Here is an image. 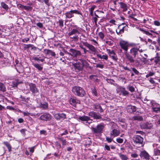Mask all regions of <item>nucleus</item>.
Here are the masks:
<instances>
[{
	"label": "nucleus",
	"mask_w": 160,
	"mask_h": 160,
	"mask_svg": "<svg viewBox=\"0 0 160 160\" xmlns=\"http://www.w3.org/2000/svg\"><path fill=\"white\" fill-rule=\"evenodd\" d=\"M139 48L134 47L131 48L130 51V55L132 58V59L129 60L126 59L132 65L138 67L140 65V61L137 59H134V58L138 57L139 55Z\"/></svg>",
	"instance_id": "f257e3e1"
},
{
	"label": "nucleus",
	"mask_w": 160,
	"mask_h": 160,
	"mask_svg": "<svg viewBox=\"0 0 160 160\" xmlns=\"http://www.w3.org/2000/svg\"><path fill=\"white\" fill-rule=\"evenodd\" d=\"M119 44L121 48L124 51V54L126 59L129 60L132 59V57L130 55L129 53L127 52V51L129 47V43L127 41H122L120 42Z\"/></svg>",
	"instance_id": "f03ea898"
},
{
	"label": "nucleus",
	"mask_w": 160,
	"mask_h": 160,
	"mask_svg": "<svg viewBox=\"0 0 160 160\" xmlns=\"http://www.w3.org/2000/svg\"><path fill=\"white\" fill-rule=\"evenodd\" d=\"M72 91L74 94L77 96L82 97L85 95V90L80 87L75 86L72 88Z\"/></svg>",
	"instance_id": "7ed1b4c3"
},
{
	"label": "nucleus",
	"mask_w": 160,
	"mask_h": 160,
	"mask_svg": "<svg viewBox=\"0 0 160 160\" xmlns=\"http://www.w3.org/2000/svg\"><path fill=\"white\" fill-rule=\"evenodd\" d=\"M104 126L102 123L98 124L96 128L92 127L91 129L93 132L94 133H100L102 132Z\"/></svg>",
	"instance_id": "20e7f679"
},
{
	"label": "nucleus",
	"mask_w": 160,
	"mask_h": 160,
	"mask_svg": "<svg viewBox=\"0 0 160 160\" xmlns=\"http://www.w3.org/2000/svg\"><path fill=\"white\" fill-rule=\"evenodd\" d=\"M116 91L117 93H119V95L122 94L123 96H127L129 95V92L125 90V88L123 87L120 86L118 85L116 87Z\"/></svg>",
	"instance_id": "39448f33"
},
{
	"label": "nucleus",
	"mask_w": 160,
	"mask_h": 160,
	"mask_svg": "<svg viewBox=\"0 0 160 160\" xmlns=\"http://www.w3.org/2000/svg\"><path fill=\"white\" fill-rule=\"evenodd\" d=\"M69 52H67V54L73 57L77 58L78 56H81V53L79 51L73 49H70L69 50Z\"/></svg>",
	"instance_id": "423d86ee"
},
{
	"label": "nucleus",
	"mask_w": 160,
	"mask_h": 160,
	"mask_svg": "<svg viewBox=\"0 0 160 160\" xmlns=\"http://www.w3.org/2000/svg\"><path fill=\"white\" fill-rule=\"evenodd\" d=\"M74 28H72L71 31L68 33V35L69 36L76 34H80V31L81 28L77 26H75Z\"/></svg>",
	"instance_id": "0eeeda50"
},
{
	"label": "nucleus",
	"mask_w": 160,
	"mask_h": 160,
	"mask_svg": "<svg viewBox=\"0 0 160 160\" xmlns=\"http://www.w3.org/2000/svg\"><path fill=\"white\" fill-rule=\"evenodd\" d=\"M88 115L95 119H102L101 115L98 113H97L93 111L90 112Z\"/></svg>",
	"instance_id": "6e6552de"
},
{
	"label": "nucleus",
	"mask_w": 160,
	"mask_h": 160,
	"mask_svg": "<svg viewBox=\"0 0 160 160\" xmlns=\"http://www.w3.org/2000/svg\"><path fill=\"white\" fill-rule=\"evenodd\" d=\"M133 140L134 142L136 144H142L143 139L140 136L136 135L133 137Z\"/></svg>",
	"instance_id": "1a4fd4ad"
},
{
	"label": "nucleus",
	"mask_w": 160,
	"mask_h": 160,
	"mask_svg": "<svg viewBox=\"0 0 160 160\" xmlns=\"http://www.w3.org/2000/svg\"><path fill=\"white\" fill-rule=\"evenodd\" d=\"M51 118V116L49 113H44L40 116L39 119L42 121H49Z\"/></svg>",
	"instance_id": "9d476101"
},
{
	"label": "nucleus",
	"mask_w": 160,
	"mask_h": 160,
	"mask_svg": "<svg viewBox=\"0 0 160 160\" xmlns=\"http://www.w3.org/2000/svg\"><path fill=\"white\" fill-rule=\"evenodd\" d=\"M140 126L142 128L150 129L152 128V125L151 123L143 122L140 124Z\"/></svg>",
	"instance_id": "9b49d317"
},
{
	"label": "nucleus",
	"mask_w": 160,
	"mask_h": 160,
	"mask_svg": "<svg viewBox=\"0 0 160 160\" xmlns=\"http://www.w3.org/2000/svg\"><path fill=\"white\" fill-rule=\"evenodd\" d=\"M107 51L111 58L115 61H117V58L116 54L113 50H111L109 49H107Z\"/></svg>",
	"instance_id": "f8f14e48"
},
{
	"label": "nucleus",
	"mask_w": 160,
	"mask_h": 160,
	"mask_svg": "<svg viewBox=\"0 0 160 160\" xmlns=\"http://www.w3.org/2000/svg\"><path fill=\"white\" fill-rule=\"evenodd\" d=\"M72 65L75 70L77 71H81L83 69L82 64H81V63L79 62L73 63Z\"/></svg>",
	"instance_id": "ddd939ff"
},
{
	"label": "nucleus",
	"mask_w": 160,
	"mask_h": 160,
	"mask_svg": "<svg viewBox=\"0 0 160 160\" xmlns=\"http://www.w3.org/2000/svg\"><path fill=\"white\" fill-rule=\"evenodd\" d=\"M70 103L73 106L75 107L78 104L80 103V101L76 97L71 98L69 100Z\"/></svg>",
	"instance_id": "4468645a"
},
{
	"label": "nucleus",
	"mask_w": 160,
	"mask_h": 160,
	"mask_svg": "<svg viewBox=\"0 0 160 160\" xmlns=\"http://www.w3.org/2000/svg\"><path fill=\"white\" fill-rule=\"evenodd\" d=\"M29 88L32 94H36L38 93V90L35 84L31 83L29 85Z\"/></svg>",
	"instance_id": "2eb2a0df"
},
{
	"label": "nucleus",
	"mask_w": 160,
	"mask_h": 160,
	"mask_svg": "<svg viewBox=\"0 0 160 160\" xmlns=\"http://www.w3.org/2000/svg\"><path fill=\"white\" fill-rule=\"evenodd\" d=\"M83 45L89 49L90 50L94 52H96L97 50L92 45L90 44L87 42H83Z\"/></svg>",
	"instance_id": "dca6fc26"
},
{
	"label": "nucleus",
	"mask_w": 160,
	"mask_h": 160,
	"mask_svg": "<svg viewBox=\"0 0 160 160\" xmlns=\"http://www.w3.org/2000/svg\"><path fill=\"white\" fill-rule=\"evenodd\" d=\"M126 109L128 112L132 113L136 111V108L135 106H134L128 105L127 106Z\"/></svg>",
	"instance_id": "f3484780"
},
{
	"label": "nucleus",
	"mask_w": 160,
	"mask_h": 160,
	"mask_svg": "<svg viewBox=\"0 0 160 160\" xmlns=\"http://www.w3.org/2000/svg\"><path fill=\"white\" fill-rule=\"evenodd\" d=\"M140 156L141 158L146 160H149L150 158V156L148 153L146 151H143L140 153Z\"/></svg>",
	"instance_id": "a211bd4d"
},
{
	"label": "nucleus",
	"mask_w": 160,
	"mask_h": 160,
	"mask_svg": "<svg viewBox=\"0 0 160 160\" xmlns=\"http://www.w3.org/2000/svg\"><path fill=\"white\" fill-rule=\"evenodd\" d=\"M79 119L82 121H85L86 122L89 123H91L92 122V120L90 119V118L86 116H80L79 118Z\"/></svg>",
	"instance_id": "6ab92c4d"
},
{
	"label": "nucleus",
	"mask_w": 160,
	"mask_h": 160,
	"mask_svg": "<svg viewBox=\"0 0 160 160\" xmlns=\"http://www.w3.org/2000/svg\"><path fill=\"white\" fill-rule=\"evenodd\" d=\"M120 134V131L116 129H114L110 132V135L113 138L116 137L119 135Z\"/></svg>",
	"instance_id": "aec40b11"
},
{
	"label": "nucleus",
	"mask_w": 160,
	"mask_h": 160,
	"mask_svg": "<svg viewBox=\"0 0 160 160\" xmlns=\"http://www.w3.org/2000/svg\"><path fill=\"white\" fill-rule=\"evenodd\" d=\"M22 83V82L18 79H15L12 81L11 86L13 88L17 87L19 84Z\"/></svg>",
	"instance_id": "412c9836"
},
{
	"label": "nucleus",
	"mask_w": 160,
	"mask_h": 160,
	"mask_svg": "<svg viewBox=\"0 0 160 160\" xmlns=\"http://www.w3.org/2000/svg\"><path fill=\"white\" fill-rule=\"evenodd\" d=\"M92 107L93 109L94 110L99 109V110L98 111H99L100 112H103V110L102 108L101 107L99 104L97 103L94 104L92 105Z\"/></svg>",
	"instance_id": "4be33fe9"
},
{
	"label": "nucleus",
	"mask_w": 160,
	"mask_h": 160,
	"mask_svg": "<svg viewBox=\"0 0 160 160\" xmlns=\"http://www.w3.org/2000/svg\"><path fill=\"white\" fill-rule=\"evenodd\" d=\"M120 5V7L123 9V12H125L128 10V7L126 4L122 2H120L119 3Z\"/></svg>",
	"instance_id": "5701e85b"
},
{
	"label": "nucleus",
	"mask_w": 160,
	"mask_h": 160,
	"mask_svg": "<svg viewBox=\"0 0 160 160\" xmlns=\"http://www.w3.org/2000/svg\"><path fill=\"white\" fill-rule=\"evenodd\" d=\"M6 91V87L3 83L0 82V92H5Z\"/></svg>",
	"instance_id": "b1692460"
},
{
	"label": "nucleus",
	"mask_w": 160,
	"mask_h": 160,
	"mask_svg": "<svg viewBox=\"0 0 160 160\" xmlns=\"http://www.w3.org/2000/svg\"><path fill=\"white\" fill-rule=\"evenodd\" d=\"M139 29L140 31H142L143 33L146 34V35L151 37L152 36V34L150 33L148 31L145 30L143 28H139Z\"/></svg>",
	"instance_id": "393cba45"
},
{
	"label": "nucleus",
	"mask_w": 160,
	"mask_h": 160,
	"mask_svg": "<svg viewBox=\"0 0 160 160\" xmlns=\"http://www.w3.org/2000/svg\"><path fill=\"white\" fill-rule=\"evenodd\" d=\"M79 60L81 62V64H82L83 65V67H85L87 68L89 67V64L85 60L82 59H81Z\"/></svg>",
	"instance_id": "a878e982"
},
{
	"label": "nucleus",
	"mask_w": 160,
	"mask_h": 160,
	"mask_svg": "<svg viewBox=\"0 0 160 160\" xmlns=\"http://www.w3.org/2000/svg\"><path fill=\"white\" fill-rule=\"evenodd\" d=\"M3 144L7 148L9 152H11L12 150V147L8 142H4Z\"/></svg>",
	"instance_id": "bb28decb"
},
{
	"label": "nucleus",
	"mask_w": 160,
	"mask_h": 160,
	"mask_svg": "<svg viewBox=\"0 0 160 160\" xmlns=\"http://www.w3.org/2000/svg\"><path fill=\"white\" fill-rule=\"evenodd\" d=\"M118 155L121 160H127L128 159V156L126 155L119 153Z\"/></svg>",
	"instance_id": "cd10ccee"
},
{
	"label": "nucleus",
	"mask_w": 160,
	"mask_h": 160,
	"mask_svg": "<svg viewBox=\"0 0 160 160\" xmlns=\"http://www.w3.org/2000/svg\"><path fill=\"white\" fill-rule=\"evenodd\" d=\"M154 62L156 64H157L160 61V57L158 56V53L156 54V56L153 58Z\"/></svg>",
	"instance_id": "c85d7f7f"
},
{
	"label": "nucleus",
	"mask_w": 160,
	"mask_h": 160,
	"mask_svg": "<svg viewBox=\"0 0 160 160\" xmlns=\"http://www.w3.org/2000/svg\"><path fill=\"white\" fill-rule=\"evenodd\" d=\"M32 65L38 70L41 71L42 70L43 68L41 67V65L38 63H32Z\"/></svg>",
	"instance_id": "c756f323"
},
{
	"label": "nucleus",
	"mask_w": 160,
	"mask_h": 160,
	"mask_svg": "<svg viewBox=\"0 0 160 160\" xmlns=\"http://www.w3.org/2000/svg\"><path fill=\"white\" fill-rule=\"evenodd\" d=\"M1 5L2 8L4 9L6 11H7L9 9L8 6L4 2H2Z\"/></svg>",
	"instance_id": "7c9ffc66"
},
{
	"label": "nucleus",
	"mask_w": 160,
	"mask_h": 160,
	"mask_svg": "<svg viewBox=\"0 0 160 160\" xmlns=\"http://www.w3.org/2000/svg\"><path fill=\"white\" fill-rule=\"evenodd\" d=\"M154 153L156 155H160V147L154 149Z\"/></svg>",
	"instance_id": "2f4dec72"
},
{
	"label": "nucleus",
	"mask_w": 160,
	"mask_h": 160,
	"mask_svg": "<svg viewBox=\"0 0 160 160\" xmlns=\"http://www.w3.org/2000/svg\"><path fill=\"white\" fill-rule=\"evenodd\" d=\"M133 118L135 120L141 121L143 120V118L140 116H136L133 117Z\"/></svg>",
	"instance_id": "473e14b6"
},
{
	"label": "nucleus",
	"mask_w": 160,
	"mask_h": 160,
	"mask_svg": "<svg viewBox=\"0 0 160 160\" xmlns=\"http://www.w3.org/2000/svg\"><path fill=\"white\" fill-rule=\"evenodd\" d=\"M65 14L66 17L69 18H71L74 16L71 11L68 12L66 13Z\"/></svg>",
	"instance_id": "72a5a7b5"
},
{
	"label": "nucleus",
	"mask_w": 160,
	"mask_h": 160,
	"mask_svg": "<svg viewBox=\"0 0 160 160\" xmlns=\"http://www.w3.org/2000/svg\"><path fill=\"white\" fill-rule=\"evenodd\" d=\"M89 78L91 80L94 82L97 81V80H98V79L97 78V76L95 75H92L89 76Z\"/></svg>",
	"instance_id": "f704fd0d"
},
{
	"label": "nucleus",
	"mask_w": 160,
	"mask_h": 160,
	"mask_svg": "<svg viewBox=\"0 0 160 160\" xmlns=\"http://www.w3.org/2000/svg\"><path fill=\"white\" fill-rule=\"evenodd\" d=\"M58 139L59 140L61 141L62 144L63 145H66L67 142L66 140L62 138H58Z\"/></svg>",
	"instance_id": "c9c22d12"
},
{
	"label": "nucleus",
	"mask_w": 160,
	"mask_h": 160,
	"mask_svg": "<svg viewBox=\"0 0 160 160\" xmlns=\"http://www.w3.org/2000/svg\"><path fill=\"white\" fill-rule=\"evenodd\" d=\"M40 107L42 109H45L48 108V104L46 103H41Z\"/></svg>",
	"instance_id": "e433bc0d"
},
{
	"label": "nucleus",
	"mask_w": 160,
	"mask_h": 160,
	"mask_svg": "<svg viewBox=\"0 0 160 160\" xmlns=\"http://www.w3.org/2000/svg\"><path fill=\"white\" fill-rule=\"evenodd\" d=\"M60 119L63 120L66 118V115L64 113H59Z\"/></svg>",
	"instance_id": "4c0bfd02"
},
{
	"label": "nucleus",
	"mask_w": 160,
	"mask_h": 160,
	"mask_svg": "<svg viewBox=\"0 0 160 160\" xmlns=\"http://www.w3.org/2000/svg\"><path fill=\"white\" fill-rule=\"evenodd\" d=\"M127 88L131 92H134L135 91V88L132 86H128Z\"/></svg>",
	"instance_id": "58836bf2"
},
{
	"label": "nucleus",
	"mask_w": 160,
	"mask_h": 160,
	"mask_svg": "<svg viewBox=\"0 0 160 160\" xmlns=\"http://www.w3.org/2000/svg\"><path fill=\"white\" fill-rule=\"evenodd\" d=\"M96 7V6L95 5H93L91 6V8L89 9V10L90 11V14H92L93 13V11L94 9Z\"/></svg>",
	"instance_id": "ea45409f"
},
{
	"label": "nucleus",
	"mask_w": 160,
	"mask_h": 160,
	"mask_svg": "<svg viewBox=\"0 0 160 160\" xmlns=\"http://www.w3.org/2000/svg\"><path fill=\"white\" fill-rule=\"evenodd\" d=\"M92 93L93 95L94 96H97V91L94 88L92 89Z\"/></svg>",
	"instance_id": "a19ab883"
},
{
	"label": "nucleus",
	"mask_w": 160,
	"mask_h": 160,
	"mask_svg": "<svg viewBox=\"0 0 160 160\" xmlns=\"http://www.w3.org/2000/svg\"><path fill=\"white\" fill-rule=\"evenodd\" d=\"M155 74V73L152 72H150L148 74L146 75V77L147 78H148L150 76H152L154 75Z\"/></svg>",
	"instance_id": "79ce46f5"
},
{
	"label": "nucleus",
	"mask_w": 160,
	"mask_h": 160,
	"mask_svg": "<svg viewBox=\"0 0 160 160\" xmlns=\"http://www.w3.org/2000/svg\"><path fill=\"white\" fill-rule=\"evenodd\" d=\"M71 12L72 13V14H73V13H75L76 14H80L81 13L80 12L78 11L77 10H71Z\"/></svg>",
	"instance_id": "37998d69"
},
{
	"label": "nucleus",
	"mask_w": 160,
	"mask_h": 160,
	"mask_svg": "<svg viewBox=\"0 0 160 160\" xmlns=\"http://www.w3.org/2000/svg\"><path fill=\"white\" fill-rule=\"evenodd\" d=\"M104 148L105 150H107L108 151H110V147L106 143L105 144Z\"/></svg>",
	"instance_id": "c03bdc74"
},
{
	"label": "nucleus",
	"mask_w": 160,
	"mask_h": 160,
	"mask_svg": "<svg viewBox=\"0 0 160 160\" xmlns=\"http://www.w3.org/2000/svg\"><path fill=\"white\" fill-rule=\"evenodd\" d=\"M106 81L108 83H110L111 84H113V82L114 81L113 80L111 79H107Z\"/></svg>",
	"instance_id": "a18cd8bd"
},
{
	"label": "nucleus",
	"mask_w": 160,
	"mask_h": 160,
	"mask_svg": "<svg viewBox=\"0 0 160 160\" xmlns=\"http://www.w3.org/2000/svg\"><path fill=\"white\" fill-rule=\"evenodd\" d=\"M152 111L154 112L157 113L158 112H159V108L154 107L152 108Z\"/></svg>",
	"instance_id": "49530a36"
},
{
	"label": "nucleus",
	"mask_w": 160,
	"mask_h": 160,
	"mask_svg": "<svg viewBox=\"0 0 160 160\" xmlns=\"http://www.w3.org/2000/svg\"><path fill=\"white\" fill-rule=\"evenodd\" d=\"M132 71L136 75H138L139 73V72L135 68H132Z\"/></svg>",
	"instance_id": "de8ad7c7"
},
{
	"label": "nucleus",
	"mask_w": 160,
	"mask_h": 160,
	"mask_svg": "<svg viewBox=\"0 0 160 160\" xmlns=\"http://www.w3.org/2000/svg\"><path fill=\"white\" fill-rule=\"evenodd\" d=\"M99 37L100 38L102 39H103L104 37V35L103 33L102 32H100L98 33Z\"/></svg>",
	"instance_id": "09e8293b"
},
{
	"label": "nucleus",
	"mask_w": 160,
	"mask_h": 160,
	"mask_svg": "<svg viewBox=\"0 0 160 160\" xmlns=\"http://www.w3.org/2000/svg\"><path fill=\"white\" fill-rule=\"evenodd\" d=\"M123 140L121 138H117L116 139V141L118 143H122L123 142Z\"/></svg>",
	"instance_id": "8fccbe9b"
},
{
	"label": "nucleus",
	"mask_w": 160,
	"mask_h": 160,
	"mask_svg": "<svg viewBox=\"0 0 160 160\" xmlns=\"http://www.w3.org/2000/svg\"><path fill=\"white\" fill-rule=\"evenodd\" d=\"M54 117L55 118L57 119L60 120V116H59V113H58L55 114L54 115Z\"/></svg>",
	"instance_id": "3c124183"
},
{
	"label": "nucleus",
	"mask_w": 160,
	"mask_h": 160,
	"mask_svg": "<svg viewBox=\"0 0 160 160\" xmlns=\"http://www.w3.org/2000/svg\"><path fill=\"white\" fill-rule=\"evenodd\" d=\"M55 143L57 149H60L61 148V145L58 142H56Z\"/></svg>",
	"instance_id": "603ef678"
},
{
	"label": "nucleus",
	"mask_w": 160,
	"mask_h": 160,
	"mask_svg": "<svg viewBox=\"0 0 160 160\" xmlns=\"http://www.w3.org/2000/svg\"><path fill=\"white\" fill-rule=\"evenodd\" d=\"M106 141L108 142V143L111 142L113 140V139H112L111 138H110L108 137H106Z\"/></svg>",
	"instance_id": "864d4df0"
},
{
	"label": "nucleus",
	"mask_w": 160,
	"mask_h": 160,
	"mask_svg": "<svg viewBox=\"0 0 160 160\" xmlns=\"http://www.w3.org/2000/svg\"><path fill=\"white\" fill-rule=\"evenodd\" d=\"M17 6L18 8L19 9H23L24 8V6L22 4H17Z\"/></svg>",
	"instance_id": "5fc2aeb1"
},
{
	"label": "nucleus",
	"mask_w": 160,
	"mask_h": 160,
	"mask_svg": "<svg viewBox=\"0 0 160 160\" xmlns=\"http://www.w3.org/2000/svg\"><path fill=\"white\" fill-rule=\"evenodd\" d=\"M23 9L26 10H31L32 9V8L29 6H24Z\"/></svg>",
	"instance_id": "6e6d98bb"
},
{
	"label": "nucleus",
	"mask_w": 160,
	"mask_h": 160,
	"mask_svg": "<svg viewBox=\"0 0 160 160\" xmlns=\"http://www.w3.org/2000/svg\"><path fill=\"white\" fill-rule=\"evenodd\" d=\"M159 105V104L157 103L156 102H154L152 103V108H153V107H157Z\"/></svg>",
	"instance_id": "4d7b16f0"
},
{
	"label": "nucleus",
	"mask_w": 160,
	"mask_h": 160,
	"mask_svg": "<svg viewBox=\"0 0 160 160\" xmlns=\"http://www.w3.org/2000/svg\"><path fill=\"white\" fill-rule=\"evenodd\" d=\"M57 23L59 24V25L61 27H63V21H59Z\"/></svg>",
	"instance_id": "13d9d810"
},
{
	"label": "nucleus",
	"mask_w": 160,
	"mask_h": 160,
	"mask_svg": "<svg viewBox=\"0 0 160 160\" xmlns=\"http://www.w3.org/2000/svg\"><path fill=\"white\" fill-rule=\"evenodd\" d=\"M27 46L28 47L27 48H28V49L29 48H31L32 49H34V48H35V47H34L33 45L31 44H27Z\"/></svg>",
	"instance_id": "bf43d9fd"
},
{
	"label": "nucleus",
	"mask_w": 160,
	"mask_h": 160,
	"mask_svg": "<svg viewBox=\"0 0 160 160\" xmlns=\"http://www.w3.org/2000/svg\"><path fill=\"white\" fill-rule=\"evenodd\" d=\"M29 39L28 38H26L22 39V41L23 42H27L28 41H29Z\"/></svg>",
	"instance_id": "052dcab7"
},
{
	"label": "nucleus",
	"mask_w": 160,
	"mask_h": 160,
	"mask_svg": "<svg viewBox=\"0 0 160 160\" xmlns=\"http://www.w3.org/2000/svg\"><path fill=\"white\" fill-rule=\"evenodd\" d=\"M96 67L100 68H103V65L100 64H97Z\"/></svg>",
	"instance_id": "680f3d73"
},
{
	"label": "nucleus",
	"mask_w": 160,
	"mask_h": 160,
	"mask_svg": "<svg viewBox=\"0 0 160 160\" xmlns=\"http://www.w3.org/2000/svg\"><path fill=\"white\" fill-rule=\"evenodd\" d=\"M131 156L132 158H136L138 156V155L136 153H132L131 154Z\"/></svg>",
	"instance_id": "e2e57ef3"
},
{
	"label": "nucleus",
	"mask_w": 160,
	"mask_h": 160,
	"mask_svg": "<svg viewBox=\"0 0 160 160\" xmlns=\"http://www.w3.org/2000/svg\"><path fill=\"white\" fill-rule=\"evenodd\" d=\"M108 56L107 55H103L102 56V59L105 60H107L108 59Z\"/></svg>",
	"instance_id": "0e129e2a"
},
{
	"label": "nucleus",
	"mask_w": 160,
	"mask_h": 160,
	"mask_svg": "<svg viewBox=\"0 0 160 160\" xmlns=\"http://www.w3.org/2000/svg\"><path fill=\"white\" fill-rule=\"evenodd\" d=\"M72 39L76 40V41H78V37L77 36L75 35V36H73L72 37H71Z\"/></svg>",
	"instance_id": "69168bd1"
},
{
	"label": "nucleus",
	"mask_w": 160,
	"mask_h": 160,
	"mask_svg": "<svg viewBox=\"0 0 160 160\" xmlns=\"http://www.w3.org/2000/svg\"><path fill=\"white\" fill-rule=\"evenodd\" d=\"M154 23L155 25L157 26H159L160 24V22L158 21H155Z\"/></svg>",
	"instance_id": "338daca9"
},
{
	"label": "nucleus",
	"mask_w": 160,
	"mask_h": 160,
	"mask_svg": "<svg viewBox=\"0 0 160 160\" xmlns=\"http://www.w3.org/2000/svg\"><path fill=\"white\" fill-rule=\"evenodd\" d=\"M37 25L39 28H41L43 27L42 24L41 23H38L37 24Z\"/></svg>",
	"instance_id": "774afa93"
}]
</instances>
